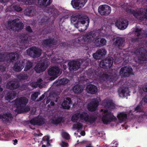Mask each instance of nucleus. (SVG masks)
Instances as JSON below:
<instances>
[{"label": "nucleus", "mask_w": 147, "mask_h": 147, "mask_svg": "<svg viewBox=\"0 0 147 147\" xmlns=\"http://www.w3.org/2000/svg\"><path fill=\"white\" fill-rule=\"evenodd\" d=\"M147 103V94L144 97L139 104L134 108V111L137 112H141L142 111L143 105Z\"/></svg>", "instance_id": "nucleus-25"}, {"label": "nucleus", "mask_w": 147, "mask_h": 147, "mask_svg": "<svg viewBox=\"0 0 147 147\" xmlns=\"http://www.w3.org/2000/svg\"><path fill=\"white\" fill-rule=\"evenodd\" d=\"M80 120H83L90 123L95 122L97 118V117L95 115H92L89 116L88 114L84 112L80 113Z\"/></svg>", "instance_id": "nucleus-9"}, {"label": "nucleus", "mask_w": 147, "mask_h": 147, "mask_svg": "<svg viewBox=\"0 0 147 147\" xmlns=\"http://www.w3.org/2000/svg\"><path fill=\"white\" fill-rule=\"evenodd\" d=\"M13 141L14 142V143H13L14 145H16L18 142V140L17 139H16L15 140H13Z\"/></svg>", "instance_id": "nucleus-61"}, {"label": "nucleus", "mask_w": 147, "mask_h": 147, "mask_svg": "<svg viewBox=\"0 0 147 147\" xmlns=\"http://www.w3.org/2000/svg\"><path fill=\"white\" fill-rule=\"evenodd\" d=\"M28 101V99L24 97H21L15 100V104L17 106L16 111L18 113H21L29 110V109H28L26 106Z\"/></svg>", "instance_id": "nucleus-1"}, {"label": "nucleus", "mask_w": 147, "mask_h": 147, "mask_svg": "<svg viewBox=\"0 0 147 147\" xmlns=\"http://www.w3.org/2000/svg\"><path fill=\"white\" fill-rule=\"evenodd\" d=\"M9 0H0V2L5 3L8 1Z\"/></svg>", "instance_id": "nucleus-62"}, {"label": "nucleus", "mask_w": 147, "mask_h": 147, "mask_svg": "<svg viewBox=\"0 0 147 147\" xmlns=\"http://www.w3.org/2000/svg\"><path fill=\"white\" fill-rule=\"evenodd\" d=\"M101 69H97L94 70L92 68L88 69L87 71V74L88 76H89L91 78H97L98 77H100L102 76L105 77L106 79V80L109 78V76L108 74H104L101 70Z\"/></svg>", "instance_id": "nucleus-5"}, {"label": "nucleus", "mask_w": 147, "mask_h": 147, "mask_svg": "<svg viewBox=\"0 0 147 147\" xmlns=\"http://www.w3.org/2000/svg\"><path fill=\"white\" fill-rule=\"evenodd\" d=\"M87 0H72L71 4L74 8L79 9L84 7Z\"/></svg>", "instance_id": "nucleus-18"}, {"label": "nucleus", "mask_w": 147, "mask_h": 147, "mask_svg": "<svg viewBox=\"0 0 147 147\" xmlns=\"http://www.w3.org/2000/svg\"><path fill=\"white\" fill-rule=\"evenodd\" d=\"M69 68L71 71H74L78 69L80 67V64L78 61H73L68 63Z\"/></svg>", "instance_id": "nucleus-22"}, {"label": "nucleus", "mask_w": 147, "mask_h": 147, "mask_svg": "<svg viewBox=\"0 0 147 147\" xmlns=\"http://www.w3.org/2000/svg\"><path fill=\"white\" fill-rule=\"evenodd\" d=\"M82 124L80 122H78L76 124H74L73 125V128H76L78 130L82 129Z\"/></svg>", "instance_id": "nucleus-45"}, {"label": "nucleus", "mask_w": 147, "mask_h": 147, "mask_svg": "<svg viewBox=\"0 0 147 147\" xmlns=\"http://www.w3.org/2000/svg\"><path fill=\"white\" fill-rule=\"evenodd\" d=\"M45 11L48 13H51V14L56 15L57 13V10L51 8H46Z\"/></svg>", "instance_id": "nucleus-43"}, {"label": "nucleus", "mask_w": 147, "mask_h": 147, "mask_svg": "<svg viewBox=\"0 0 147 147\" xmlns=\"http://www.w3.org/2000/svg\"><path fill=\"white\" fill-rule=\"evenodd\" d=\"M13 8L15 11L18 12L21 11L22 10V8L20 7L17 5L13 6Z\"/></svg>", "instance_id": "nucleus-50"}, {"label": "nucleus", "mask_w": 147, "mask_h": 147, "mask_svg": "<svg viewBox=\"0 0 147 147\" xmlns=\"http://www.w3.org/2000/svg\"><path fill=\"white\" fill-rule=\"evenodd\" d=\"M101 52H98V51H97L93 55V58L96 59H102L103 57H102V55H101L100 53H101Z\"/></svg>", "instance_id": "nucleus-41"}, {"label": "nucleus", "mask_w": 147, "mask_h": 147, "mask_svg": "<svg viewBox=\"0 0 147 147\" xmlns=\"http://www.w3.org/2000/svg\"><path fill=\"white\" fill-rule=\"evenodd\" d=\"M60 70L57 67H53L49 69L48 71V74L50 76H54L50 78L51 80H54L57 77V75L59 73Z\"/></svg>", "instance_id": "nucleus-17"}, {"label": "nucleus", "mask_w": 147, "mask_h": 147, "mask_svg": "<svg viewBox=\"0 0 147 147\" xmlns=\"http://www.w3.org/2000/svg\"><path fill=\"white\" fill-rule=\"evenodd\" d=\"M20 84L16 81L10 80L7 83L6 85V88L11 90H14L18 88Z\"/></svg>", "instance_id": "nucleus-19"}, {"label": "nucleus", "mask_w": 147, "mask_h": 147, "mask_svg": "<svg viewBox=\"0 0 147 147\" xmlns=\"http://www.w3.org/2000/svg\"><path fill=\"white\" fill-rule=\"evenodd\" d=\"M55 103L53 101H51L50 103V104L51 106H54L55 105Z\"/></svg>", "instance_id": "nucleus-63"}, {"label": "nucleus", "mask_w": 147, "mask_h": 147, "mask_svg": "<svg viewBox=\"0 0 147 147\" xmlns=\"http://www.w3.org/2000/svg\"><path fill=\"white\" fill-rule=\"evenodd\" d=\"M95 43H97L100 45H105L107 43V41L105 39L102 38L99 40H95Z\"/></svg>", "instance_id": "nucleus-40"}, {"label": "nucleus", "mask_w": 147, "mask_h": 147, "mask_svg": "<svg viewBox=\"0 0 147 147\" xmlns=\"http://www.w3.org/2000/svg\"><path fill=\"white\" fill-rule=\"evenodd\" d=\"M119 96L121 97H125L129 96L130 91L128 88L121 87L118 90Z\"/></svg>", "instance_id": "nucleus-23"}, {"label": "nucleus", "mask_w": 147, "mask_h": 147, "mask_svg": "<svg viewBox=\"0 0 147 147\" xmlns=\"http://www.w3.org/2000/svg\"><path fill=\"white\" fill-rule=\"evenodd\" d=\"M45 118L39 115L33 117L30 121V123L32 125L38 126H42L45 124Z\"/></svg>", "instance_id": "nucleus-13"}, {"label": "nucleus", "mask_w": 147, "mask_h": 147, "mask_svg": "<svg viewBox=\"0 0 147 147\" xmlns=\"http://www.w3.org/2000/svg\"><path fill=\"white\" fill-rule=\"evenodd\" d=\"M85 40L88 42H91L94 40V38L92 32H88L84 36Z\"/></svg>", "instance_id": "nucleus-35"}, {"label": "nucleus", "mask_w": 147, "mask_h": 147, "mask_svg": "<svg viewBox=\"0 0 147 147\" xmlns=\"http://www.w3.org/2000/svg\"><path fill=\"white\" fill-rule=\"evenodd\" d=\"M78 119L80 120V113L74 114L71 117V120L74 123L77 122Z\"/></svg>", "instance_id": "nucleus-39"}, {"label": "nucleus", "mask_w": 147, "mask_h": 147, "mask_svg": "<svg viewBox=\"0 0 147 147\" xmlns=\"http://www.w3.org/2000/svg\"><path fill=\"white\" fill-rule=\"evenodd\" d=\"M143 90L145 92H147V85L143 88Z\"/></svg>", "instance_id": "nucleus-60"}, {"label": "nucleus", "mask_w": 147, "mask_h": 147, "mask_svg": "<svg viewBox=\"0 0 147 147\" xmlns=\"http://www.w3.org/2000/svg\"><path fill=\"white\" fill-rule=\"evenodd\" d=\"M33 65V63L30 61H28L26 63L24 71H27L29 70L32 67Z\"/></svg>", "instance_id": "nucleus-42"}, {"label": "nucleus", "mask_w": 147, "mask_h": 147, "mask_svg": "<svg viewBox=\"0 0 147 147\" xmlns=\"http://www.w3.org/2000/svg\"><path fill=\"white\" fill-rule=\"evenodd\" d=\"M125 9L126 11L131 14H132L136 18L140 20H143L144 19H147V9L141 8L140 11L132 10L128 8Z\"/></svg>", "instance_id": "nucleus-4"}, {"label": "nucleus", "mask_w": 147, "mask_h": 147, "mask_svg": "<svg viewBox=\"0 0 147 147\" xmlns=\"http://www.w3.org/2000/svg\"><path fill=\"white\" fill-rule=\"evenodd\" d=\"M19 57L18 53L16 52L14 53H10L9 54L4 55L0 54V62L4 61L5 60L10 61H11L18 59Z\"/></svg>", "instance_id": "nucleus-10"}, {"label": "nucleus", "mask_w": 147, "mask_h": 147, "mask_svg": "<svg viewBox=\"0 0 147 147\" xmlns=\"http://www.w3.org/2000/svg\"><path fill=\"white\" fill-rule=\"evenodd\" d=\"M104 113L101 120L104 124H107L116 120L117 118L111 111L105 110L104 111Z\"/></svg>", "instance_id": "nucleus-7"}, {"label": "nucleus", "mask_w": 147, "mask_h": 147, "mask_svg": "<svg viewBox=\"0 0 147 147\" xmlns=\"http://www.w3.org/2000/svg\"><path fill=\"white\" fill-rule=\"evenodd\" d=\"M113 63V58L111 57H108L100 61L99 66L103 68L108 69L111 67Z\"/></svg>", "instance_id": "nucleus-12"}, {"label": "nucleus", "mask_w": 147, "mask_h": 147, "mask_svg": "<svg viewBox=\"0 0 147 147\" xmlns=\"http://www.w3.org/2000/svg\"><path fill=\"white\" fill-rule=\"evenodd\" d=\"M24 25L19 19H15L8 21L7 27L11 31L19 32L22 29Z\"/></svg>", "instance_id": "nucleus-2"}, {"label": "nucleus", "mask_w": 147, "mask_h": 147, "mask_svg": "<svg viewBox=\"0 0 147 147\" xmlns=\"http://www.w3.org/2000/svg\"><path fill=\"white\" fill-rule=\"evenodd\" d=\"M102 104L105 107L112 110L115 108V107L114 103L108 100H105L102 102Z\"/></svg>", "instance_id": "nucleus-26"}, {"label": "nucleus", "mask_w": 147, "mask_h": 147, "mask_svg": "<svg viewBox=\"0 0 147 147\" xmlns=\"http://www.w3.org/2000/svg\"><path fill=\"white\" fill-rule=\"evenodd\" d=\"M16 78L20 81H25L28 79V76L27 74L21 73L17 75Z\"/></svg>", "instance_id": "nucleus-32"}, {"label": "nucleus", "mask_w": 147, "mask_h": 147, "mask_svg": "<svg viewBox=\"0 0 147 147\" xmlns=\"http://www.w3.org/2000/svg\"><path fill=\"white\" fill-rule=\"evenodd\" d=\"M101 30H98L92 32L94 39L99 40V38L101 36L102 34Z\"/></svg>", "instance_id": "nucleus-38"}, {"label": "nucleus", "mask_w": 147, "mask_h": 147, "mask_svg": "<svg viewBox=\"0 0 147 147\" xmlns=\"http://www.w3.org/2000/svg\"><path fill=\"white\" fill-rule=\"evenodd\" d=\"M25 65L24 60L17 61L13 66V69L15 71L20 72L24 68Z\"/></svg>", "instance_id": "nucleus-21"}, {"label": "nucleus", "mask_w": 147, "mask_h": 147, "mask_svg": "<svg viewBox=\"0 0 147 147\" xmlns=\"http://www.w3.org/2000/svg\"><path fill=\"white\" fill-rule=\"evenodd\" d=\"M65 121L64 117L62 116H58L55 119H52V123L57 125L61 123H63Z\"/></svg>", "instance_id": "nucleus-30"}, {"label": "nucleus", "mask_w": 147, "mask_h": 147, "mask_svg": "<svg viewBox=\"0 0 147 147\" xmlns=\"http://www.w3.org/2000/svg\"><path fill=\"white\" fill-rule=\"evenodd\" d=\"M86 147H93L92 146L91 144H89L87 145Z\"/></svg>", "instance_id": "nucleus-64"}, {"label": "nucleus", "mask_w": 147, "mask_h": 147, "mask_svg": "<svg viewBox=\"0 0 147 147\" xmlns=\"http://www.w3.org/2000/svg\"><path fill=\"white\" fill-rule=\"evenodd\" d=\"M38 1L39 5L44 7L49 5L52 2L51 0H38Z\"/></svg>", "instance_id": "nucleus-34"}, {"label": "nucleus", "mask_w": 147, "mask_h": 147, "mask_svg": "<svg viewBox=\"0 0 147 147\" xmlns=\"http://www.w3.org/2000/svg\"><path fill=\"white\" fill-rule=\"evenodd\" d=\"M38 82H31L30 84V86L32 87L33 88H36L38 86Z\"/></svg>", "instance_id": "nucleus-53"}, {"label": "nucleus", "mask_w": 147, "mask_h": 147, "mask_svg": "<svg viewBox=\"0 0 147 147\" xmlns=\"http://www.w3.org/2000/svg\"><path fill=\"white\" fill-rule=\"evenodd\" d=\"M12 117L10 113H3L0 114V119H2L3 122L5 123L9 122L11 121Z\"/></svg>", "instance_id": "nucleus-24"}, {"label": "nucleus", "mask_w": 147, "mask_h": 147, "mask_svg": "<svg viewBox=\"0 0 147 147\" xmlns=\"http://www.w3.org/2000/svg\"><path fill=\"white\" fill-rule=\"evenodd\" d=\"M86 90L88 93L94 94L97 92V89L94 85L89 84L87 86Z\"/></svg>", "instance_id": "nucleus-28"}, {"label": "nucleus", "mask_w": 147, "mask_h": 147, "mask_svg": "<svg viewBox=\"0 0 147 147\" xmlns=\"http://www.w3.org/2000/svg\"><path fill=\"white\" fill-rule=\"evenodd\" d=\"M128 24V21L127 20H117L115 22L116 26L121 30H124L126 28Z\"/></svg>", "instance_id": "nucleus-20"}, {"label": "nucleus", "mask_w": 147, "mask_h": 147, "mask_svg": "<svg viewBox=\"0 0 147 147\" xmlns=\"http://www.w3.org/2000/svg\"><path fill=\"white\" fill-rule=\"evenodd\" d=\"M98 52H102L100 54L101 55H102V57H104V56L107 54V51L104 49H101L99 50H98Z\"/></svg>", "instance_id": "nucleus-49"}, {"label": "nucleus", "mask_w": 147, "mask_h": 147, "mask_svg": "<svg viewBox=\"0 0 147 147\" xmlns=\"http://www.w3.org/2000/svg\"><path fill=\"white\" fill-rule=\"evenodd\" d=\"M26 30L30 32H32V30L31 28L29 26H26Z\"/></svg>", "instance_id": "nucleus-55"}, {"label": "nucleus", "mask_w": 147, "mask_h": 147, "mask_svg": "<svg viewBox=\"0 0 147 147\" xmlns=\"http://www.w3.org/2000/svg\"><path fill=\"white\" fill-rule=\"evenodd\" d=\"M48 65V61L46 58L40 63H38L35 67L34 69L37 73H40L44 71L46 69Z\"/></svg>", "instance_id": "nucleus-11"}, {"label": "nucleus", "mask_w": 147, "mask_h": 147, "mask_svg": "<svg viewBox=\"0 0 147 147\" xmlns=\"http://www.w3.org/2000/svg\"><path fill=\"white\" fill-rule=\"evenodd\" d=\"M98 11L101 15L107 16L110 13L111 8L107 5H102L99 7Z\"/></svg>", "instance_id": "nucleus-16"}, {"label": "nucleus", "mask_w": 147, "mask_h": 147, "mask_svg": "<svg viewBox=\"0 0 147 147\" xmlns=\"http://www.w3.org/2000/svg\"><path fill=\"white\" fill-rule=\"evenodd\" d=\"M69 80L67 78H63L59 80V84L61 85H65L67 84L69 82Z\"/></svg>", "instance_id": "nucleus-44"}, {"label": "nucleus", "mask_w": 147, "mask_h": 147, "mask_svg": "<svg viewBox=\"0 0 147 147\" xmlns=\"http://www.w3.org/2000/svg\"><path fill=\"white\" fill-rule=\"evenodd\" d=\"M135 32L136 35L138 37L132 38L131 40L132 42H134L137 41H141V39L142 38L141 34L142 33V29L136 28L135 29Z\"/></svg>", "instance_id": "nucleus-27"}, {"label": "nucleus", "mask_w": 147, "mask_h": 147, "mask_svg": "<svg viewBox=\"0 0 147 147\" xmlns=\"http://www.w3.org/2000/svg\"><path fill=\"white\" fill-rule=\"evenodd\" d=\"M142 38H143V39L144 38V37H147V32L146 33H145L144 34H143V31H142Z\"/></svg>", "instance_id": "nucleus-59"}, {"label": "nucleus", "mask_w": 147, "mask_h": 147, "mask_svg": "<svg viewBox=\"0 0 147 147\" xmlns=\"http://www.w3.org/2000/svg\"><path fill=\"white\" fill-rule=\"evenodd\" d=\"M132 69L130 67L124 66L120 69L119 74L122 78L128 77L132 74Z\"/></svg>", "instance_id": "nucleus-15"}, {"label": "nucleus", "mask_w": 147, "mask_h": 147, "mask_svg": "<svg viewBox=\"0 0 147 147\" xmlns=\"http://www.w3.org/2000/svg\"><path fill=\"white\" fill-rule=\"evenodd\" d=\"M53 42V39H47L44 41L43 42L45 45H49L52 44Z\"/></svg>", "instance_id": "nucleus-46"}, {"label": "nucleus", "mask_w": 147, "mask_h": 147, "mask_svg": "<svg viewBox=\"0 0 147 147\" xmlns=\"http://www.w3.org/2000/svg\"><path fill=\"white\" fill-rule=\"evenodd\" d=\"M127 114L123 112L119 113L117 115V117L121 122L125 121L127 119Z\"/></svg>", "instance_id": "nucleus-33"}, {"label": "nucleus", "mask_w": 147, "mask_h": 147, "mask_svg": "<svg viewBox=\"0 0 147 147\" xmlns=\"http://www.w3.org/2000/svg\"><path fill=\"white\" fill-rule=\"evenodd\" d=\"M114 42L113 44L115 46L121 45L124 42V40L121 38L118 37L114 39Z\"/></svg>", "instance_id": "nucleus-37"}, {"label": "nucleus", "mask_w": 147, "mask_h": 147, "mask_svg": "<svg viewBox=\"0 0 147 147\" xmlns=\"http://www.w3.org/2000/svg\"><path fill=\"white\" fill-rule=\"evenodd\" d=\"M40 94V93L39 92H37L34 93L31 96V98L33 100H35L38 97V95Z\"/></svg>", "instance_id": "nucleus-47"}, {"label": "nucleus", "mask_w": 147, "mask_h": 147, "mask_svg": "<svg viewBox=\"0 0 147 147\" xmlns=\"http://www.w3.org/2000/svg\"><path fill=\"white\" fill-rule=\"evenodd\" d=\"M45 95L44 94H42L39 98V99L37 100L36 101L37 102H39L42 100L44 99L45 97Z\"/></svg>", "instance_id": "nucleus-57"}, {"label": "nucleus", "mask_w": 147, "mask_h": 147, "mask_svg": "<svg viewBox=\"0 0 147 147\" xmlns=\"http://www.w3.org/2000/svg\"><path fill=\"white\" fill-rule=\"evenodd\" d=\"M16 93L14 92H8L5 97V100H8L13 99L15 97Z\"/></svg>", "instance_id": "nucleus-36"}, {"label": "nucleus", "mask_w": 147, "mask_h": 147, "mask_svg": "<svg viewBox=\"0 0 147 147\" xmlns=\"http://www.w3.org/2000/svg\"><path fill=\"white\" fill-rule=\"evenodd\" d=\"M62 136L66 140H68L70 139L69 135L66 132H64Z\"/></svg>", "instance_id": "nucleus-51"}, {"label": "nucleus", "mask_w": 147, "mask_h": 147, "mask_svg": "<svg viewBox=\"0 0 147 147\" xmlns=\"http://www.w3.org/2000/svg\"><path fill=\"white\" fill-rule=\"evenodd\" d=\"M139 49H137L134 51V54L136 55L138 60L140 61L147 60V47H141Z\"/></svg>", "instance_id": "nucleus-6"}, {"label": "nucleus", "mask_w": 147, "mask_h": 147, "mask_svg": "<svg viewBox=\"0 0 147 147\" xmlns=\"http://www.w3.org/2000/svg\"><path fill=\"white\" fill-rule=\"evenodd\" d=\"M81 17V16H80L79 17L78 16H76L72 17L71 18V22L73 23L76 22V21H77V22L78 19H79Z\"/></svg>", "instance_id": "nucleus-52"}, {"label": "nucleus", "mask_w": 147, "mask_h": 147, "mask_svg": "<svg viewBox=\"0 0 147 147\" xmlns=\"http://www.w3.org/2000/svg\"><path fill=\"white\" fill-rule=\"evenodd\" d=\"M71 100L70 98L67 97L64 99L62 106L64 109H69L70 108L69 105L71 104Z\"/></svg>", "instance_id": "nucleus-29"}, {"label": "nucleus", "mask_w": 147, "mask_h": 147, "mask_svg": "<svg viewBox=\"0 0 147 147\" xmlns=\"http://www.w3.org/2000/svg\"><path fill=\"white\" fill-rule=\"evenodd\" d=\"M42 50L36 47H32L26 50L27 54L34 58L39 57L42 53Z\"/></svg>", "instance_id": "nucleus-8"}, {"label": "nucleus", "mask_w": 147, "mask_h": 147, "mask_svg": "<svg viewBox=\"0 0 147 147\" xmlns=\"http://www.w3.org/2000/svg\"><path fill=\"white\" fill-rule=\"evenodd\" d=\"M116 79H113L111 77L110 78V80H107V82H110V83H114L115 82V81H116Z\"/></svg>", "instance_id": "nucleus-56"}, {"label": "nucleus", "mask_w": 147, "mask_h": 147, "mask_svg": "<svg viewBox=\"0 0 147 147\" xmlns=\"http://www.w3.org/2000/svg\"><path fill=\"white\" fill-rule=\"evenodd\" d=\"M68 146V143L65 142H62V144L61 145L62 147H66Z\"/></svg>", "instance_id": "nucleus-58"}, {"label": "nucleus", "mask_w": 147, "mask_h": 147, "mask_svg": "<svg viewBox=\"0 0 147 147\" xmlns=\"http://www.w3.org/2000/svg\"><path fill=\"white\" fill-rule=\"evenodd\" d=\"M99 103V102L97 98H93L87 105V108L88 110L91 112L96 111L97 109Z\"/></svg>", "instance_id": "nucleus-14"}, {"label": "nucleus", "mask_w": 147, "mask_h": 147, "mask_svg": "<svg viewBox=\"0 0 147 147\" xmlns=\"http://www.w3.org/2000/svg\"><path fill=\"white\" fill-rule=\"evenodd\" d=\"M89 19L86 16H81L78 20L76 23L74 24L75 26L80 31H84L88 26Z\"/></svg>", "instance_id": "nucleus-3"}, {"label": "nucleus", "mask_w": 147, "mask_h": 147, "mask_svg": "<svg viewBox=\"0 0 147 147\" xmlns=\"http://www.w3.org/2000/svg\"><path fill=\"white\" fill-rule=\"evenodd\" d=\"M83 86L79 84L75 85L72 88L73 91L76 94L80 93L83 91Z\"/></svg>", "instance_id": "nucleus-31"}, {"label": "nucleus", "mask_w": 147, "mask_h": 147, "mask_svg": "<svg viewBox=\"0 0 147 147\" xmlns=\"http://www.w3.org/2000/svg\"><path fill=\"white\" fill-rule=\"evenodd\" d=\"M32 13V11L29 9H26L24 11V14L26 15L30 16Z\"/></svg>", "instance_id": "nucleus-54"}, {"label": "nucleus", "mask_w": 147, "mask_h": 147, "mask_svg": "<svg viewBox=\"0 0 147 147\" xmlns=\"http://www.w3.org/2000/svg\"><path fill=\"white\" fill-rule=\"evenodd\" d=\"M20 39H21L22 42L23 43H24L27 41L28 37L24 34H23L20 36Z\"/></svg>", "instance_id": "nucleus-48"}]
</instances>
